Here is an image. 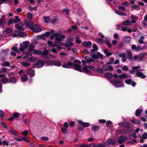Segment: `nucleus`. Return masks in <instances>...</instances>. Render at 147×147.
I'll return each mask as SVG.
<instances>
[{
  "label": "nucleus",
  "instance_id": "f257e3e1",
  "mask_svg": "<svg viewBox=\"0 0 147 147\" xmlns=\"http://www.w3.org/2000/svg\"><path fill=\"white\" fill-rule=\"evenodd\" d=\"M37 54L41 55L42 57L45 59H53L56 57L51 54H49V51L47 50H45L43 52L40 50H38Z\"/></svg>",
  "mask_w": 147,
  "mask_h": 147
},
{
  "label": "nucleus",
  "instance_id": "f03ea898",
  "mask_svg": "<svg viewBox=\"0 0 147 147\" xmlns=\"http://www.w3.org/2000/svg\"><path fill=\"white\" fill-rule=\"evenodd\" d=\"M74 64H73V66L74 67L73 69L75 70L81 72H84L83 69H82L81 62L80 60L78 59L75 60L74 61Z\"/></svg>",
  "mask_w": 147,
  "mask_h": 147
},
{
  "label": "nucleus",
  "instance_id": "7ed1b4c3",
  "mask_svg": "<svg viewBox=\"0 0 147 147\" xmlns=\"http://www.w3.org/2000/svg\"><path fill=\"white\" fill-rule=\"evenodd\" d=\"M111 83L116 87L119 88L123 86V81L121 80H118L117 79H113L110 80Z\"/></svg>",
  "mask_w": 147,
  "mask_h": 147
},
{
  "label": "nucleus",
  "instance_id": "20e7f679",
  "mask_svg": "<svg viewBox=\"0 0 147 147\" xmlns=\"http://www.w3.org/2000/svg\"><path fill=\"white\" fill-rule=\"evenodd\" d=\"M147 55V53L146 52L141 53L138 55H135L133 57V59L135 60H138V61L139 62L142 61L144 57Z\"/></svg>",
  "mask_w": 147,
  "mask_h": 147
},
{
  "label": "nucleus",
  "instance_id": "39448f33",
  "mask_svg": "<svg viewBox=\"0 0 147 147\" xmlns=\"http://www.w3.org/2000/svg\"><path fill=\"white\" fill-rule=\"evenodd\" d=\"M88 68L93 71H96L95 69L93 66L92 65H89L88 66L86 65L85 66L82 68L84 73H91L92 72V71H89L88 69Z\"/></svg>",
  "mask_w": 147,
  "mask_h": 147
},
{
  "label": "nucleus",
  "instance_id": "423d86ee",
  "mask_svg": "<svg viewBox=\"0 0 147 147\" xmlns=\"http://www.w3.org/2000/svg\"><path fill=\"white\" fill-rule=\"evenodd\" d=\"M109 64H107V63L102 67V69L106 71H111L113 70V67L112 66L109 65Z\"/></svg>",
  "mask_w": 147,
  "mask_h": 147
},
{
  "label": "nucleus",
  "instance_id": "0eeeda50",
  "mask_svg": "<svg viewBox=\"0 0 147 147\" xmlns=\"http://www.w3.org/2000/svg\"><path fill=\"white\" fill-rule=\"evenodd\" d=\"M44 65V63L42 60H39L37 62L33 65L34 68H35L36 66L37 68H40L42 67Z\"/></svg>",
  "mask_w": 147,
  "mask_h": 147
},
{
  "label": "nucleus",
  "instance_id": "6e6552de",
  "mask_svg": "<svg viewBox=\"0 0 147 147\" xmlns=\"http://www.w3.org/2000/svg\"><path fill=\"white\" fill-rule=\"evenodd\" d=\"M96 54H94L92 55V57L95 59H102L104 57V55L101 54L100 52L97 51Z\"/></svg>",
  "mask_w": 147,
  "mask_h": 147
},
{
  "label": "nucleus",
  "instance_id": "1a4fd4ad",
  "mask_svg": "<svg viewBox=\"0 0 147 147\" xmlns=\"http://www.w3.org/2000/svg\"><path fill=\"white\" fill-rule=\"evenodd\" d=\"M122 124L123 127L127 128V131H132V128L131 127L129 123L128 122H125L122 123Z\"/></svg>",
  "mask_w": 147,
  "mask_h": 147
},
{
  "label": "nucleus",
  "instance_id": "9d476101",
  "mask_svg": "<svg viewBox=\"0 0 147 147\" xmlns=\"http://www.w3.org/2000/svg\"><path fill=\"white\" fill-rule=\"evenodd\" d=\"M106 142L108 145H112L113 146H114L116 144V141L111 138L108 139Z\"/></svg>",
  "mask_w": 147,
  "mask_h": 147
},
{
  "label": "nucleus",
  "instance_id": "9b49d317",
  "mask_svg": "<svg viewBox=\"0 0 147 147\" xmlns=\"http://www.w3.org/2000/svg\"><path fill=\"white\" fill-rule=\"evenodd\" d=\"M78 124L82 125L84 128L87 127L90 125L89 123L83 122L81 120H79L78 121Z\"/></svg>",
  "mask_w": 147,
  "mask_h": 147
},
{
  "label": "nucleus",
  "instance_id": "f8f14e48",
  "mask_svg": "<svg viewBox=\"0 0 147 147\" xmlns=\"http://www.w3.org/2000/svg\"><path fill=\"white\" fill-rule=\"evenodd\" d=\"M73 63L72 62L68 61L67 64H64L62 65V66L65 68H70L71 67L73 66Z\"/></svg>",
  "mask_w": 147,
  "mask_h": 147
},
{
  "label": "nucleus",
  "instance_id": "ddd939ff",
  "mask_svg": "<svg viewBox=\"0 0 147 147\" xmlns=\"http://www.w3.org/2000/svg\"><path fill=\"white\" fill-rule=\"evenodd\" d=\"M125 141V136H121L118 138V142L120 144H122L123 142Z\"/></svg>",
  "mask_w": 147,
  "mask_h": 147
},
{
  "label": "nucleus",
  "instance_id": "4468645a",
  "mask_svg": "<svg viewBox=\"0 0 147 147\" xmlns=\"http://www.w3.org/2000/svg\"><path fill=\"white\" fill-rule=\"evenodd\" d=\"M126 52L127 53V58L129 60L131 61L132 59V53L129 49H127L126 50Z\"/></svg>",
  "mask_w": 147,
  "mask_h": 147
},
{
  "label": "nucleus",
  "instance_id": "2eb2a0df",
  "mask_svg": "<svg viewBox=\"0 0 147 147\" xmlns=\"http://www.w3.org/2000/svg\"><path fill=\"white\" fill-rule=\"evenodd\" d=\"M27 73L30 77H34L35 75V71L32 69H29L27 71Z\"/></svg>",
  "mask_w": 147,
  "mask_h": 147
},
{
  "label": "nucleus",
  "instance_id": "dca6fc26",
  "mask_svg": "<svg viewBox=\"0 0 147 147\" xmlns=\"http://www.w3.org/2000/svg\"><path fill=\"white\" fill-rule=\"evenodd\" d=\"M136 76L139 78H142L143 79L146 78V76L143 74L142 72H137L136 74Z\"/></svg>",
  "mask_w": 147,
  "mask_h": 147
},
{
  "label": "nucleus",
  "instance_id": "f3484780",
  "mask_svg": "<svg viewBox=\"0 0 147 147\" xmlns=\"http://www.w3.org/2000/svg\"><path fill=\"white\" fill-rule=\"evenodd\" d=\"M8 132L9 133H10L14 136H17L19 134L18 133L16 130L12 128L8 130Z\"/></svg>",
  "mask_w": 147,
  "mask_h": 147
},
{
  "label": "nucleus",
  "instance_id": "a211bd4d",
  "mask_svg": "<svg viewBox=\"0 0 147 147\" xmlns=\"http://www.w3.org/2000/svg\"><path fill=\"white\" fill-rule=\"evenodd\" d=\"M65 37V35H61L60 37H55V40L57 41L60 42L62 40V39H64Z\"/></svg>",
  "mask_w": 147,
  "mask_h": 147
},
{
  "label": "nucleus",
  "instance_id": "6ab92c4d",
  "mask_svg": "<svg viewBox=\"0 0 147 147\" xmlns=\"http://www.w3.org/2000/svg\"><path fill=\"white\" fill-rule=\"evenodd\" d=\"M91 45L92 43L90 41H84L82 43V45L86 47L90 46Z\"/></svg>",
  "mask_w": 147,
  "mask_h": 147
},
{
  "label": "nucleus",
  "instance_id": "aec40b11",
  "mask_svg": "<svg viewBox=\"0 0 147 147\" xmlns=\"http://www.w3.org/2000/svg\"><path fill=\"white\" fill-rule=\"evenodd\" d=\"M74 43L72 42H66L65 44V46L66 48L74 46Z\"/></svg>",
  "mask_w": 147,
  "mask_h": 147
},
{
  "label": "nucleus",
  "instance_id": "412c9836",
  "mask_svg": "<svg viewBox=\"0 0 147 147\" xmlns=\"http://www.w3.org/2000/svg\"><path fill=\"white\" fill-rule=\"evenodd\" d=\"M104 75L105 77L106 78H111L113 77L112 74L109 72H107L104 74Z\"/></svg>",
  "mask_w": 147,
  "mask_h": 147
},
{
  "label": "nucleus",
  "instance_id": "4be33fe9",
  "mask_svg": "<svg viewBox=\"0 0 147 147\" xmlns=\"http://www.w3.org/2000/svg\"><path fill=\"white\" fill-rule=\"evenodd\" d=\"M115 12L117 14L122 16H125L126 14L124 12H123L120 10H119L116 9L115 10Z\"/></svg>",
  "mask_w": 147,
  "mask_h": 147
},
{
  "label": "nucleus",
  "instance_id": "5701e85b",
  "mask_svg": "<svg viewBox=\"0 0 147 147\" xmlns=\"http://www.w3.org/2000/svg\"><path fill=\"white\" fill-rule=\"evenodd\" d=\"M100 127L98 126L92 125L91 127L92 130L94 132H96L99 129Z\"/></svg>",
  "mask_w": 147,
  "mask_h": 147
},
{
  "label": "nucleus",
  "instance_id": "b1692460",
  "mask_svg": "<svg viewBox=\"0 0 147 147\" xmlns=\"http://www.w3.org/2000/svg\"><path fill=\"white\" fill-rule=\"evenodd\" d=\"M43 19L45 22L47 24L49 23L51 21V19L49 16H45L43 17Z\"/></svg>",
  "mask_w": 147,
  "mask_h": 147
},
{
  "label": "nucleus",
  "instance_id": "393cba45",
  "mask_svg": "<svg viewBox=\"0 0 147 147\" xmlns=\"http://www.w3.org/2000/svg\"><path fill=\"white\" fill-rule=\"evenodd\" d=\"M143 112V109H138L136 111L135 114L137 117L139 116Z\"/></svg>",
  "mask_w": 147,
  "mask_h": 147
},
{
  "label": "nucleus",
  "instance_id": "a878e982",
  "mask_svg": "<svg viewBox=\"0 0 147 147\" xmlns=\"http://www.w3.org/2000/svg\"><path fill=\"white\" fill-rule=\"evenodd\" d=\"M128 77L127 75L125 73L120 75L119 76V78L121 80L123 79H126Z\"/></svg>",
  "mask_w": 147,
  "mask_h": 147
},
{
  "label": "nucleus",
  "instance_id": "bb28decb",
  "mask_svg": "<svg viewBox=\"0 0 147 147\" xmlns=\"http://www.w3.org/2000/svg\"><path fill=\"white\" fill-rule=\"evenodd\" d=\"M53 65L57 66H60L61 65V63L59 61L56 60H54L53 61Z\"/></svg>",
  "mask_w": 147,
  "mask_h": 147
},
{
  "label": "nucleus",
  "instance_id": "cd10ccee",
  "mask_svg": "<svg viewBox=\"0 0 147 147\" xmlns=\"http://www.w3.org/2000/svg\"><path fill=\"white\" fill-rule=\"evenodd\" d=\"M104 52L106 54V56L108 57L112 55V53L111 52H109L107 49H105L104 50Z\"/></svg>",
  "mask_w": 147,
  "mask_h": 147
},
{
  "label": "nucleus",
  "instance_id": "c85d7f7f",
  "mask_svg": "<svg viewBox=\"0 0 147 147\" xmlns=\"http://www.w3.org/2000/svg\"><path fill=\"white\" fill-rule=\"evenodd\" d=\"M28 59H27V61L29 62H34L35 61V57L32 56L28 58Z\"/></svg>",
  "mask_w": 147,
  "mask_h": 147
},
{
  "label": "nucleus",
  "instance_id": "c756f323",
  "mask_svg": "<svg viewBox=\"0 0 147 147\" xmlns=\"http://www.w3.org/2000/svg\"><path fill=\"white\" fill-rule=\"evenodd\" d=\"M13 30L10 28H7L5 30V32L7 34H10L13 32Z\"/></svg>",
  "mask_w": 147,
  "mask_h": 147
},
{
  "label": "nucleus",
  "instance_id": "7c9ffc66",
  "mask_svg": "<svg viewBox=\"0 0 147 147\" xmlns=\"http://www.w3.org/2000/svg\"><path fill=\"white\" fill-rule=\"evenodd\" d=\"M9 80V82H8V83L11 82L13 83H15L17 81V79L15 78L12 77L10 78Z\"/></svg>",
  "mask_w": 147,
  "mask_h": 147
},
{
  "label": "nucleus",
  "instance_id": "2f4dec72",
  "mask_svg": "<svg viewBox=\"0 0 147 147\" xmlns=\"http://www.w3.org/2000/svg\"><path fill=\"white\" fill-rule=\"evenodd\" d=\"M92 48L93 49L91 50V51L94 52L98 50V47L96 44H94L92 45Z\"/></svg>",
  "mask_w": 147,
  "mask_h": 147
},
{
  "label": "nucleus",
  "instance_id": "473e14b6",
  "mask_svg": "<svg viewBox=\"0 0 147 147\" xmlns=\"http://www.w3.org/2000/svg\"><path fill=\"white\" fill-rule=\"evenodd\" d=\"M122 24L126 26H129L131 24L130 22L128 20H126L123 21Z\"/></svg>",
  "mask_w": 147,
  "mask_h": 147
},
{
  "label": "nucleus",
  "instance_id": "72a5a7b5",
  "mask_svg": "<svg viewBox=\"0 0 147 147\" xmlns=\"http://www.w3.org/2000/svg\"><path fill=\"white\" fill-rule=\"evenodd\" d=\"M21 64L24 66L26 67H28L30 65V63L25 62H21Z\"/></svg>",
  "mask_w": 147,
  "mask_h": 147
},
{
  "label": "nucleus",
  "instance_id": "f704fd0d",
  "mask_svg": "<svg viewBox=\"0 0 147 147\" xmlns=\"http://www.w3.org/2000/svg\"><path fill=\"white\" fill-rule=\"evenodd\" d=\"M27 16L29 19L31 20L33 19V16L32 13L30 12H28L27 13Z\"/></svg>",
  "mask_w": 147,
  "mask_h": 147
},
{
  "label": "nucleus",
  "instance_id": "c9c22d12",
  "mask_svg": "<svg viewBox=\"0 0 147 147\" xmlns=\"http://www.w3.org/2000/svg\"><path fill=\"white\" fill-rule=\"evenodd\" d=\"M45 62L47 63L49 65H53V62H52L50 60H45Z\"/></svg>",
  "mask_w": 147,
  "mask_h": 147
},
{
  "label": "nucleus",
  "instance_id": "e433bc0d",
  "mask_svg": "<svg viewBox=\"0 0 147 147\" xmlns=\"http://www.w3.org/2000/svg\"><path fill=\"white\" fill-rule=\"evenodd\" d=\"M30 43V42L28 41H26L23 42V44L24 45V47L26 49H27L28 46Z\"/></svg>",
  "mask_w": 147,
  "mask_h": 147
},
{
  "label": "nucleus",
  "instance_id": "4c0bfd02",
  "mask_svg": "<svg viewBox=\"0 0 147 147\" xmlns=\"http://www.w3.org/2000/svg\"><path fill=\"white\" fill-rule=\"evenodd\" d=\"M131 7L132 8H133L134 9H135L138 10H139L140 9V7L137 5H133L131 6Z\"/></svg>",
  "mask_w": 147,
  "mask_h": 147
},
{
  "label": "nucleus",
  "instance_id": "58836bf2",
  "mask_svg": "<svg viewBox=\"0 0 147 147\" xmlns=\"http://www.w3.org/2000/svg\"><path fill=\"white\" fill-rule=\"evenodd\" d=\"M21 78L23 80L27 81L28 80V77L26 75L24 74L21 76Z\"/></svg>",
  "mask_w": 147,
  "mask_h": 147
},
{
  "label": "nucleus",
  "instance_id": "ea45409f",
  "mask_svg": "<svg viewBox=\"0 0 147 147\" xmlns=\"http://www.w3.org/2000/svg\"><path fill=\"white\" fill-rule=\"evenodd\" d=\"M13 21V23H17L18 22L20 21V20L18 16H16Z\"/></svg>",
  "mask_w": 147,
  "mask_h": 147
},
{
  "label": "nucleus",
  "instance_id": "a19ab883",
  "mask_svg": "<svg viewBox=\"0 0 147 147\" xmlns=\"http://www.w3.org/2000/svg\"><path fill=\"white\" fill-rule=\"evenodd\" d=\"M24 141L27 142H30V140L26 137L25 136H23L21 138Z\"/></svg>",
  "mask_w": 147,
  "mask_h": 147
},
{
  "label": "nucleus",
  "instance_id": "79ce46f5",
  "mask_svg": "<svg viewBox=\"0 0 147 147\" xmlns=\"http://www.w3.org/2000/svg\"><path fill=\"white\" fill-rule=\"evenodd\" d=\"M38 6H36L35 7H32L30 6L28 7L29 9L31 11H32L33 10L34 11H36L37 10Z\"/></svg>",
  "mask_w": 147,
  "mask_h": 147
},
{
  "label": "nucleus",
  "instance_id": "37998d69",
  "mask_svg": "<svg viewBox=\"0 0 147 147\" xmlns=\"http://www.w3.org/2000/svg\"><path fill=\"white\" fill-rule=\"evenodd\" d=\"M10 63L9 62H5L4 63H2V65L3 67L9 66L10 65Z\"/></svg>",
  "mask_w": 147,
  "mask_h": 147
},
{
  "label": "nucleus",
  "instance_id": "c03bdc74",
  "mask_svg": "<svg viewBox=\"0 0 147 147\" xmlns=\"http://www.w3.org/2000/svg\"><path fill=\"white\" fill-rule=\"evenodd\" d=\"M18 34L20 37H23L24 36V33L20 31L18 32Z\"/></svg>",
  "mask_w": 147,
  "mask_h": 147
},
{
  "label": "nucleus",
  "instance_id": "a18cd8bd",
  "mask_svg": "<svg viewBox=\"0 0 147 147\" xmlns=\"http://www.w3.org/2000/svg\"><path fill=\"white\" fill-rule=\"evenodd\" d=\"M5 22V20H3L2 19H0V27L2 28L4 27V26L3 24H4Z\"/></svg>",
  "mask_w": 147,
  "mask_h": 147
},
{
  "label": "nucleus",
  "instance_id": "49530a36",
  "mask_svg": "<svg viewBox=\"0 0 147 147\" xmlns=\"http://www.w3.org/2000/svg\"><path fill=\"white\" fill-rule=\"evenodd\" d=\"M1 125L2 127L4 128L7 129L8 128V126L7 124L3 122H2L1 123Z\"/></svg>",
  "mask_w": 147,
  "mask_h": 147
},
{
  "label": "nucleus",
  "instance_id": "de8ad7c7",
  "mask_svg": "<svg viewBox=\"0 0 147 147\" xmlns=\"http://www.w3.org/2000/svg\"><path fill=\"white\" fill-rule=\"evenodd\" d=\"M20 45L21 47L19 48V50L22 52L24 51L25 49H26L24 46L22 44H20Z\"/></svg>",
  "mask_w": 147,
  "mask_h": 147
},
{
  "label": "nucleus",
  "instance_id": "09e8293b",
  "mask_svg": "<svg viewBox=\"0 0 147 147\" xmlns=\"http://www.w3.org/2000/svg\"><path fill=\"white\" fill-rule=\"evenodd\" d=\"M104 70L102 68L101 69L100 68H97V69L96 70V71L97 72L100 73H103L104 72Z\"/></svg>",
  "mask_w": 147,
  "mask_h": 147
},
{
  "label": "nucleus",
  "instance_id": "8fccbe9b",
  "mask_svg": "<svg viewBox=\"0 0 147 147\" xmlns=\"http://www.w3.org/2000/svg\"><path fill=\"white\" fill-rule=\"evenodd\" d=\"M139 67L138 66H136L133 67L132 68V69L134 70H136V71L137 72H139L141 71V70L140 69H138L139 68Z\"/></svg>",
  "mask_w": 147,
  "mask_h": 147
},
{
  "label": "nucleus",
  "instance_id": "3c124183",
  "mask_svg": "<svg viewBox=\"0 0 147 147\" xmlns=\"http://www.w3.org/2000/svg\"><path fill=\"white\" fill-rule=\"evenodd\" d=\"M125 82L126 84L128 85H130L131 83L132 82V80L131 78H129V79H127L126 80Z\"/></svg>",
  "mask_w": 147,
  "mask_h": 147
},
{
  "label": "nucleus",
  "instance_id": "603ef678",
  "mask_svg": "<svg viewBox=\"0 0 147 147\" xmlns=\"http://www.w3.org/2000/svg\"><path fill=\"white\" fill-rule=\"evenodd\" d=\"M24 23L25 25L26 26L28 27H30V25L29 24V22L27 21V20L25 19L24 21Z\"/></svg>",
  "mask_w": 147,
  "mask_h": 147
},
{
  "label": "nucleus",
  "instance_id": "864d4df0",
  "mask_svg": "<svg viewBox=\"0 0 147 147\" xmlns=\"http://www.w3.org/2000/svg\"><path fill=\"white\" fill-rule=\"evenodd\" d=\"M29 51L32 52L33 51V49L34 48V46L32 44L30 45L29 46Z\"/></svg>",
  "mask_w": 147,
  "mask_h": 147
},
{
  "label": "nucleus",
  "instance_id": "5fc2aeb1",
  "mask_svg": "<svg viewBox=\"0 0 147 147\" xmlns=\"http://www.w3.org/2000/svg\"><path fill=\"white\" fill-rule=\"evenodd\" d=\"M57 21V19L56 18H54L53 19H52L51 21L50 22H51L52 24H55Z\"/></svg>",
  "mask_w": 147,
  "mask_h": 147
},
{
  "label": "nucleus",
  "instance_id": "6e6d98bb",
  "mask_svg": "<svg viewBox=\"0 0 147 147\" xmlns=\"http://www.w3.org/2000/svg\"><path fill=\"white\" fill-rule=\"evenodd\" d=\"M13 19L12 18H10L9 19V20L8 23H7V25L8 26H10L11 24H12L13 23Z\"/></svg>",
  "mask_w": 147,
  "mask_h": 147
},
{
  "label": "nucleus",
  "instance_id": "4d7b16f0",
  "mask_svg": "<svg viewBox=\"0 0 147 147\" xmlns=\"http://www.w3.org/2000/svg\"><path fill=\"white\" fill-rule=\"evenodd\" d=\"M41 140L44 141H47L48 140L49 138L48 137L44 136L41 138Z\"/></svg>",
  "mask_w": 147,
  "mask_h": 147
},
{
  "label": "nucleus",
  "instance_id": "13d9d810",
  "mask_svg": "<svg viewBox=\"0 0 147 147\" xmlns=\"http://www.w3.org/2000/svg\"><path fill=\"white\" fill-rule=\"evenodd\" d=\"M19 113H13V117L14 118H17L19 117Z\"/></svg>",
  "mask_w": 147,
  "mask_h": 147
},
{
  "label": "nucleus",
  "instance_id": "bf43d9fd",
  "mask_svg": "<svg viewBox=\"0 0 147 147\" xmlns=\"http://www.w3.org/2000/svg\"><path fill=\"white\" fill-rule=\"evenodd\" d=\"M105 43H106L107 45L108 46V47L109 48H111L112 47V44H111L110 42L108 41H105Z\"/></svg>",
  "mask_w": 147,
  "mask_h": 147
},
{
  "label": "nucleus",
  "instance_id": "052dcab7",
  "mask_svg": "<svg viewBox=\"0 0 147 147\" xmlns=\"http://www.w3.org/2000/svg\"><path fill=\"white\" fill-rule=\"evenodd\" d=\"M1 81L3 82L6 83L8 82V80L6 78H3L1 80Z\"/></svg>",
  "mask_w": 147,
  "mask_h": 147
},
{
  "label": "nucleus",
  "instance_id": "680f3d73",
  "mask_svg": "<svg viewBox=\"0 0 147 147\" xmlns=\"http://www.w3.org/2000/svg\"><path fill=\"white\" fill-rule=\"evenodd\" d=\"M61 131L63 134H66L67 133V129L65 127H62L61 128Z\"/></svg>",
  "mask_w": 147,
  "mask_h": 147
},
{
  "label": "nucleus",
  "instance_id": "e2e57ef3",
  "mask_svg": "<svg viewBox=\"0 0 147 147\" xmlns=\"http://www.w3.org/2000/svg\"><path fill=\"white\" fill-rule=\"evenodd\" d=\"M22 134L24 136H26L28 135V131L27 130L22 132Z\"/></svg>",
  "mask_w": 147,
  "mask_h": 147
},
{
  "label": "nucleus",
  "instance_id": "0e129e2a",
  "mask_svg": "<svg viewBox=\"0 0 147 147\" xmlns=\"http://www.w3.org/2000/svg\"><path fill=\"white\" fill-rule=\"evenodd\" d=\"M114 60V58H111L110 59L109 61L107 63V64H112L113 63Z\"/></svg>",
  "mask_w": 147,
  "mask_h": 147
},
{
  "label": "nucleus",
  "instance_id": "69168bd1",
  "mask_svg": "<svg viewBox=\"0 0 147 147\" xmlns=\"http://www.w3.org/2000/svg\"><path fill=\"white\" fill-rule=\"evenodd\" d=\"M122 70L123 71H127L128 70V67L126 65H124V66L122 68Z\"/></svg>",
  "mask_w": 147,
  "mask_h": 147
},
{
  "label": "nucleus",
  "instance_id": "338daca9",
  "mask_svg": "<svg viewBox=\"0 0 147 147\" xmlns=\"http://www.w3.org/2000/svg\"><path fill=\"white\" fill-rule=\"evenodd\" d=\"M142 139H146L147 138V134L146 133H144L143 134L142 137Z\"/></svg>",
  "mask_w": 147,
  "mask_h": 147
},
{
  "label": "nucleus",
  "instance_id": "774afa93",
  "mask_svg": "<svg viewBox=\"0 0 147 147\" xmlns=\"http://www.w3.org/2000/svg\"><path fill=\"white\" fill-rule=\"evenodd\" d=\"M89 145V147H97V145L95 143H92Z\"/></svg>",
  "mask_w": 147,
  "mask_h": 147
}]
</instances>
